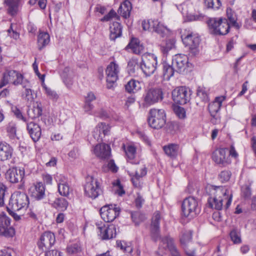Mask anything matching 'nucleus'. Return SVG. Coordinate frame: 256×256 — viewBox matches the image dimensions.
I'll return each mask as SVG.
<instances>
[{"instance_id": "nucleus-1", "label": "nucleus", "mask_w": 256, "mask_h": 256, "mask_svg": "<svg viewBox=\"0 0 256 256\" xmlns=\"http://www.w3.org/2000/svg\"><path fill=\"white\" fill-rule=\"evenodd\" d=\"M210 198L208 200L212 208L222 210L223 202H225L226 209L231 204L232 195L231 192L225 186H210L209 188Z\"/></svg>"}, {"instance_id": "nucleus-2", "label": "nucleus", "mask_w": 256, "mask_h": 256, "mask_svg": "<svg viewBox=\"0 0 256 256\" xmlns=\"http://www.w3.org/2000/svg\"><path fill=\"white\" fill-rule=\"evenodd\" d=\"M210 33L216 35H225L230 30V24L226 18H210L208 21Z\"/></svg>"}, {"instance_id": "nucleus-3", "label": "nucleus", "mask_w": 256, "mask_h": 256, "mask_svg": "<svg viewBox=\"0 0 256 256\" xmlns=\"http://www.w3.org/2000/svg\"><path fill=\"white\" fill-rule=\"evenodd\" d=\"M29 203L28 196L20 192H14L11 196L9 204L7 206V210H20L26 208Z\"/></svg>"}, {"instance_id": "nucleus-4", "label": "nucleus", "mask_w": 256, "mask_h": 256, "mask_svg": "<svg viewBox=\"0 0 256 256\" xmlns=\"http://www.w3.org/2000/svg\"><path fill=\"white\" fill-rule=\"evenodd\" d=\"M166 115L162 109L153 108L150 110L148 122L150 126L154 129H159L164 126Z\"/></svg>"}, {"instance_id": "nucleus-5", "label": "nucleus", "mask_w": 256, "mask_h": 256, "mask_svg": "<svg viewBox=\"0 0 256 256\" xmlns=\"http://www.w3.org/2000/svg\"><path fill=\"white\" fill-rule=\"evenodd\" d=\"M182 210L185 217L192 218L196 216L200 212L197 200L192 196L186 198L182 202Z\"/></svg>"}, {"instance_id": "nucleus-6", "label": "nucleus", "mask_w": 256, "mask_h": 256, "mask_svg": "<svg viewBox=\"0 0 256 256\" xmlns=\"http://www.w3.org/2000/svg\"><path fill=\"white\" fill-rule=\"evenodd\" d=\"M157 58L154 54H144L142 56L140 68L146 76L152 74L156 69Z\"/></svg>"}, {"instance_id": "nucleus-7", "label": "nucleus", "mask_w": 256, "mask_h": 256, "mask_svg": "<svg viewBox=\"0 0 256 256\" xmlns=\"http://www.w3.org/2000/svg\"><path fill=\"white\" fill-rule=\"evenodd\" d=\"M102 192L98 180L92 176H88L84 186L85 194L88 197L94 199L102 193Z\"/></svg>"}, {"instance_id": "nucleus-8", "label": "nucleus", "mask_w": 256, "mask_h": 256, "mask_svg": "<svg viewBox=\"0 0 256 256\" xmlns=\"http://www.w3.org/2000/svg\"><path fill=\"white\" fill-rule=\"evenodd\" d=\"M120 210V208L115 204L106 205L100 208V214L104 221L110 222L118 216Z\"/></svg>"}, {"instance_id": "nucleus-9", "label": "nucleus", "mask_w": 256, "mask_h": 256, "mask_svg": "<svg viewBox=\"0 0 256 256\" xmlns=\"http://www.w3.org/2000/svg\"><path fill=\"white\" fill-rule=\"evenodd\" d=\"M143 98V106L148 107L162 100V92L160 88L150 89L144 95Z\"/></svg>"}, {"instance_id": "nucleus-10", "label": "nucleus", "mask_w": 256, "mask_h": 256, "mask_svg": "<svg viewBox=\"0 0 256 256\" xmlns=\"http://www.w3.org/2000/svg\"><path fill=\"white\" fill-rule=\"evenodd\" d=\"M182 36V42L188 46L192 56H196L198 53V46L200 39L196 34L190 32L184 38Z\"/></svg>"}, {"instance_id": "nucleus-11", "label": "nucleus", "mask_w": 256, "mask_h": 256, "mask_svg": "<svg viewBox=\"0 0 256 256\" xmlns=\"http://www.w3.org/2000/svg\"><path fill=\"white\" fill-rule=\"evenodd\" d=\"M172 66L176 69L178 72L184 74L190 67L188 59L185 54H176L172 58Z\"/></svg>"}, {"instance_id": "nucleus-12", "label": "nucleus", "mask_w": 256, "mask_h": 256, "mask_svg": "<svg viewBox=\"0 0 256 256\" xmlns=\"http://www.w3.org/2000/svg\"><path fill=\"white\" fill-rule=\"evenodd\" d=\"M24 174V170L23 168H12L7 171L6 178L12 183H17L19 182H22V184L19 186V188L22 189L24 187L22 180Z\"/></svg>"}, {"instance_id": "nucleus-13", "label": "nucleus", "mask_w": 256, "mask_h": 256, "mask_svg": "<svg viewBox=\"0 0 256 256\" xmlns=\"http://www.w3.org/2000/svg\"><path fill=\"white\" fill-rule=\"evenodd\" d=\"M56 242L55 235L50 232H44L38 242V246L42 251H46L50 249Z\"/></svg>"}, {"instance_id": "nucleus-14", "label": "nucleus", "mask_w": 256, "mask_h": 256, "mask_svg": "<svg viewBox=\"0 0 256 256\" xmlns=\"http://www.w3.org/2000/svg\"><path fill=\"white\" fill-rule=\"evenodd\" d=\"M188 90L185 86H180L176 88L172 92L174 101L180 104H186L190 98Z\"/></svg>"}, {"instance_id": "nucleus-15", "label": "nucleus", "mask_w": 256, "mask_h": 256, "mask_svg": "<svg viewBox=\"0 0 256 256\" xmlns=\"http://www.w3.org/2000/svg\"><path fill=\"white\" fill-rule=\"evenodd\" d=\"M10 218L4 214H0V235L12 237L14 234V230L10 226Z\"/></svg>"}, {"instance_id": "nucleus-16", "label": "nucleus", "mask_w": 256, "mask_h": 256, "mask_svg": "<svg viewBox=\"0 0 256 256\" xmlns=\"http://www.w3.org/2000/svg\"><path fill=\"white\" fill-rule=\"evenodd\" d=\"M228 150L220 148L216 150L212 154V160L216 164L226 166L231 163V160L227 154Z\"/></svg>"}, {"instance_id": "nucleus-17", "label": "nucleus", "mask_w": 256, "mask_h": 256, "mask_svg": "<svg viewBox=\"0 0 256 256\" xmlns=\"http://www.w3.org/2000/svg\"><path fill=\"white\" fill-rule=\"evenodd\" d=\"M98 236L104 240H110L116 236V228L114 224H102L98 227Z\"/></svg>"}, {"instance_id": "nucleus-18", "label": "nucleus", "mask_w": 256, "mask_h": 256, "mask_svg": "<svg viewBox=\"0 0 256 256\" xmlns=\"http://www.w3.org/2000/svg\"><path fill=\"white\" fill-rule=\"evenodd\" d=\"M110 128L109 125L105 123L98 124L92 132L94 138L98 142H102L104 136L108 134Z\"/></svg>"}, {"instance_id": "nucleus-19", "label": "nucleus", "mask_w": 256, "mask_h": 256, "mask_svg": "<svg viewBox=\"0 0 256 256\" xmlns=\"http://www.w3.org/2000/svg\"><path fill=\"white\" fill-rule=\"evenodd\" d=\"M28 193L34 199L40 200L45 196V186L41 182H36L30 188Z\"/></svg>"}, {"instance_id": "nucleus-20", "label": "nucleus", "mask_w": 256, "mask_h": 256, "mask_svg": "<svg viewBox=\"0 0 256 256\" xmlns=\"http://www.w3.org/2000/svg\"><path fill=\"white\" fill-rule=\"evenodd\" d=\"M147 173L146 166L144 165L139 166L136 170L135 174L132 176V181L134 186L136 188H141L142 186V178L145 176Z\"/></svg>"}, {"instance_id": "nucleus-21", "label": "nucleus", "mask_w": 256, "mask_h": 256, "mask_svg": "<svg viewBox=\"0 0 256 256\" xmlns=\"http://www.w3.org/2000/svg\"><path fill=\"white\" fill-rule=\"evenodd\" d=\"M93 152L97 157L101 159H106L110 158L111 150L108 144L102 143L96 144Z\"/></svg>"}, {"instance_id": "nucleus-22", "label": "nucleus", "mask_w": 256, "mask_h": 256, "mask_svg": "<svg viewBox=\"0 0 256 256\" xmlns=\"http://www.w3.org/2000/svg\"><path fill=\"white\" fill-rule=\"evenodd\" d=\"M162 243L164 245V249L166 248L170 252L172 256H182L178 250L174 242V240L166 236L162 238Z\"/></svg>"}, {"instance_id": "nucleus-23", "label": "nucleus", "mask_w": 256, "mask_h": 256, "mask_svg": "<svg viewBox=\"0 0 256 256\" xmlns=\"http://www.w3.org/2000/svg\"><path fill=\"white\" fill-rule=\"evenodd\" d=\"M27 130L34 142H36L39 140L41 136V128L38 124L32 122H28Z\"/></svg>"}, {"instance_id": "nucleus-24", "label": "nucleus", "mask_w": 256, "mask_h": 256, "mask_svg": "<svg viewBox=\"0 0 256 256\" xmlns=\"http://www.w3.org/2000/svg\"><path fill=\"white\" fill-rule=\"evenodd\" d=\"M12 148L6 142H0V160L4 161L10 159L12 154Z\"/></svg>"}, {"instance_id": "nucleus-25", "label": "nucleus", "mask_w": 256, "mask_h": 256, "mask_svg": "<svg viewBox=\"0 0 256 256\" xmlns=\"http://www.w3.org/2000/svg\"><path fill=\"white\" fill-rule=\"evenodd\" d=\"M120 72L119 66L115 62H111L107 66L106 73L108 78L117 80Z\"/></svg>"}, {"instance_id": "nucleus-26", "label": "nucleus", "mask_w": 256, "mask_h": 256, "mask_svg": "<svg viewBox=\"0 0 256 256\" xmlns=\"http://www.w3.org/2000/svg\"><path fill=\"white\" fill-rule=\"evenodd\" d=\"M128 161L133 164H138V160H136V148L132 145L128 144V146L123 145Z\"/></svg>"}, {"instance_id": "nucleus-27", "label": "nucleus", "mask_w": 256, "mask_h": 256, "mask_svg": "<svg viewBox=\"0 0 256 256\" xmlns=\"http://www.w3.org/2000/svg\"><path fill=\"white\" fill-rule=\"evenodd\" d=\"M226 98V96H217L212 102L209 104L208 108L210 114H218L222 102Z\"/></svg>"}, {"instance_id": "nucleus-28", "label": "nucleus", "mask_w": 256, "mask_h": 256, "mask_svg": "<svg viewBox=\"0 0 256 256\" xmlns=\"http://www.w3.org/2000/svg\"><path fill=\"white\" fill-rule=\"evenodd\" d=\"M22 81H14L13 84L14 85L21 84L22 86L25 88L24 91L22 94V98L24 100L27 101L28 102H32L34 98L32 92V90L30 88H28V86L27 84H23Z\"/></svg>"}, {"instance_id": "nucleus-29", "label": "nucleus", "mask_w": 256, "mask_h": 256, "mask_svg": "<svg viewBox=\"0 0 256 256\" xmlns=\"http://www.w3.org/2000/svg\"><path fill=\"white\" fill-rule=\"evenodd\" d=\"M23 76L14 70L6 69L2 74V80H22Z\"/></svg>"}, {"instance_id": "nucleus-30", "label": "nucleus", "mask_w": 256, "mask_h": 256, "mask_svg": "<svg viewBox=\"0 0 256 256\" xmlns=\"http://www.w3.org/2000/svg\"><path fill=\"white\" fill-rule=\"evenodd\" d=\"M110 38L114 40L116 38L120 37L122 32V28L120 24L118 22H114L110 26Z\"/></svg>"}, {"instance_id": "nucleus-31", "label": "nucleus", "mask_w": 256, "mask_h": 256, "mask_svg": "<svg viewBox=\"0 0 256 256\" xmlns=\"http://www.w3.org/2000/svg\"><path fill=\"white\" fill-rule=\"evenodd\" d=\"M126 48H130L132 52L136 54H140L144 50L143 46L140 44V41L137 38L132 39Z\"/></svg>"}, {"instance_id": "nucleus-32", "label": "nucleus", "mask_w": 256, "mask_h": 256, "mask_svg": "<svg viewBox=\"0 0 256 256\" xmlns=\"http://www.w3.org/2000/svg\"><path fill=\"white\" fill-rule=\"evenodd\" d=\"M142 86V81H128L125 85V88L128 92L134 93L140 90Z\"/></svg>"}, {"instance_id": "nucleus-33", "label": "nucleus", "mask_w": 256, "mask_h": 256, "mask_svg": "<svg viewBox=\"0 0 256 256\" xmlns=\"http://www.w3.org/2000/svg\"><path fill=\"white\" fill-rule=\"evenodd\" d=\"M50 42V36L47 32H40L38 36V45L40 50H42Z\"/></svg>"}, {"instance_id": "nucleus-34", "label": "nucleus", "mask_w": 256, "mask_h": 256, "mask_svg": "<svg viewBox=\"0 0 256 256\" xmlns=\"http://www.w3.org/2000/svg\"><path fill=\"white\" fill-rule=\"evenodd\" d=\"M179 146L176 144H170L164 147L166 154L171 158L176 157L178 153Z\"/></svg>"}, {"instance_id": "nucleus-35", "label": "nucleus", "mask_w": 256, "mask_h": 256, "mask_svg": "<svg viewBox=\"0 0 256 256\" xmlns=\"http://www.w3.org/2000/svg\"><path fill=\"white\" fill-rule=\"evenodd\" d=\"M158 24V22L157 20H148L142 22V26L144 30L154 32L156 25Z\"/></svg>"}, {"instance_id": "nucleus-36", "label": "nucleus", "mask_w": 256, "mask_h": 256, "mask_svg": "<svg viewBox=\"0 0 256 256\" xmlns=\"http://www.w3.org/2000/svg\"><path fill=\"white\" fill-rule=\"evenodd\" d=\"M44 81H42V86L43 88L45 90V93L46 94L47 96L49 98L50 100L53 101H56L59 98L58 94L56 93V92L50 88L48 87L46 84L44 82Z\"/></svg>"}, {"instance_id": "nucleus-37", "label": "nucleus", "mask_w": 256, "mask_h": 256, "mask_svg": "<svg viewBox=\"0 0 256 256\" xmlns=\"http://www.w3.org/2000/svg\"><path fill=\"white\" fill-rule=\"evenodd\" d=\"M42 114V109L40 106L37 104L34 106L32 108L29 109L28 110V114L32 119L38 118Z\"/></svg>"}, {"instance_id": "nucleus-38", "label": "nucleus", "mask_w": 256, "mask_h": 256, "mask_svg": "<svg viewBox=\"0 0 256 256\" xmlns=\"http://www.w3.org/2000/svg\"><path fill=\"white\" fill-rule=\"evenodd\" d=\"M226 14L230 21V25L231 24L237 29L239 28L240 26L236 22V18L234 12L230 8H228L226 10Z\"/></svg>"}, {"instance_id": "nucleus-39", "label": "nucleus", "mask_w": 256, "mask_h": 256, "mask_svg": "<svg viewBox=\"0 0 256 256\" xmlns=\"http://www.w3.org/2000/svg\"><path fill=\"white\" fill-rule=\"evenodd\" d=\"M232 241L234 244H239L242 242L240 232L237 228L232 229L230 234Z\"/></svg>"}, {"instance_id": "nucleus-40", "label": "nucleus", "mask_w": 256, "mask_h": 256, "mask_svg": "<svg viewBox=\"0 0 256 256\" xmlns=\"http://www.w3.org/2000/svg\"><path fill=\"white\" fill-rule=\"evenodd\" d=\"M174 68L168 64H164L163 67V76L166 80H168L174 74Z\"/></svg>"}, {"instance_id": "nucleus-41", "label": "nucleus", "mask_w": 256, "mask_h": 256, "mask_svg": "<svg viewBox=\"0 0 256 256\" xmlns=\"http://www.w3.org/2000/svg\"><path fill=\"white\" fill-rule=\"evenodd\" d=\"M7 4L8 6V13L12 15H15L18 12V4L14 0H8Z\"/></svg>"}, {"instance_id": "nucleus-42", "label": "nucleus", "mask_w": 256, "mask_h": 256, "mask_svg": "<svg viewBox=\"0 0 256 256\" xmlns=\"http://www.w3.org/2000/svg\"><path fill=\"white\" fill-rule=\"evenodd\" d=\"M131 216L132 221L136 225H138L140 222H143L146 218L145 215L141 214L139 212H132Z\"/></svg>"}, {"instance_id": "nucleus-43", "label": "nucleus", "mask_w": 256, "mask_h": 256, "mask_svg": "<svg viewBox=\"0 0 256 256\" xmlns=\"http://www.w3.org/2000/svg\"><path fill=\"white\" fill-rule=\"evenodd\" d=\"M56 208L60 210H66L68 206V202L64 198H60L57 199L55 202Z\"/></svg>"}, {"instance_id": "nucleus-44", "label": "nucleus", "mask_w": 256, "mask_h": 256, "mask_svg": "<svg viewBox=\"0 0 256 256\" xmlns=\"http://www.w3.org/2000/svg\"><path fill=\"white\" fill-rule=\"evenodd\" d=\"M175 41L173 39H170L166 41L164 46H161V50L164 54H166L169 50L174 47Z\"/></svg>"}, {"instance_id": "nucleus-45", "label": "nucleus", "mask_w": 256, "mask_h": 256, "mask_svg": "<svg viewBox=\"0 0 256 256\" xmlns=\"http://www.w3.org/2000/svg\"><path fill=\"white\" fill-rule=\"evenodd\" d=\"M204 4L208 8L214 10L218 9L222 5L220 0H204Z\"/></svg>"}, {"instance_id": "nucleus-46", "label": "nucleus", "mask_w": 256, "mask_h": 256, "mask_svg": "<svg viewBox=\"0 0 256 256\" xmlns=\"http://www.w3.org/2000/svg\"><path fill=\"white\" fill-rule=\"evenodd\" d=\"M192 238V234L190 231H186L182 234L180 238V242L184 246H187L186 244L191 240Z\"/></svg>"}, {"instance_id": "nucleus-47", "label": "nucleus", "mask_w": 256, "mask_h": 256, "mask_svg": "<svg viewBox=\"0 0 256 256\" xmlns=\"http://www.w3.org/2000/svg\"><path fill=\"white\" fill-rule=\"evenodd\" d=\"M7 194H8L7 188L3 184L0 183V206L4 205V198Z\"/></svg>"}, {"instance_id": "nucleus-48", "label": "nucleus", "mask_w": 256, "mask_h": 256, "mask_svg": "<svg viewBox=\"0 0 256 256\" xmlns=\"http://www.w3.org/2000/svg\"><path fill=\"white\" fill-rule=\"evenodd\" d=\"M197 94L204 102L209 100V98L206 88L199 86L197 90Z\"/></svg>"}, {"instance_id": "nucleus-49", "label": "nucleus", "mask_w": 256, "mask_h": 256, "mask_svg": "<svg viewBox=\"0 0 256 256\" xmlns=\"http://www.w3.org/2000/svg\"><path fill=\"white\" fill-rule=\"evenodd\" d=\"M67 252L69 254H76L81 252V248L78 244H74L67 247Z\"/></svg>"}, {"instance_id": "nucleus-50", "label": "nucleus", "mask_w": 256, "mask_h": 256, "mask_svg": "<svg viewBox=\"0 0 256 256\" xmlns=\"http://www.w3.org/2000/svg\"><path fill=\"white\" fill-rule=\"evenodd\" d=\"M150 236L154 242L160 239V227L150 226Z\"/></svg>"}, {"instance_id": "nucleus-51", "label": "nucleus", "mask_w": 256, "mask_h": 256, "mask_svg": "<svg viewBox=\"0 0 256 256\" xmlns=\"http://www.w3.org/2000/svg\"><path fill=\"white\" fill-rule=\"evenodd\" d=\"M58 190L62 196H67L70 194V186L68 184H58Z\"/></svg>"}, {"instance_id": "nucleus-52", "label": "nucleus", "mask_w": 256, "mask_h": 256, "mask_svg": "<svg viewBox=\"0 0 256 256\" xmlns=\"http://www.w3.org/2000/svg\"><path fill=\"white\" fill-rule=\"evenodd\" d=\"M154 32L164 36L168 32V29L158 22V24L156 25Z\"/></svg>"}, {"instance_id": "nucleus-53", "label": "nucleus", "mask_w": 256, "mask_h": 256, "mask_svg": "<svg viewBox=\"0 0 256 256\" xmlns=\"http://www.w3.org/2000/svg\"><path fill=\"white\" fill-rule=\"evenodd\" d=\"M174 110L176 116L180 119H184L186 117L185 110L180 106H176L174 108Z\"/></svg>"}, {"instance_id": "nucleus-54", "label": "nucleus", "mask_w": 256, "mask_h": 256, "mask_svg": "<svg viewBox=\"0 0 256 256\" xmlns=\"http://www.w3.org/2000/svg\"><path fill=\"white\" fill-rule=\"evenodd\" d=\"M160 215L158 212H156L154 214L152 218L151 226L152 227H160Z\"/></svg>"}, {"instance_id": "nucleus-55", "label": "nucleus", "mask_w": 256, "mask_h": 256, "mask_svg": "<svg viewBox=\"0 0 256 256\" xmlns=\"http://www.w3.org/2000/svg\"><path fill=\"white\" fill-rule=\"evenodd\" d=\"M12 111L18 119L26 122V118L24 116L21 111L16 106H12Z\"/></svg>"}, {"instance_id": "nucleus-56", "label": "nucleus", "mask_w": 256, "mask_h": 256, "mask_svg": "<svg viewBox=\"0 0 256 256\" xmlns=\"http://www.w3.org/2000/svg\"><path fill=\"white\" fill-rule=\"evenodd\" d=\"M230 176L231 172L230 171L224 170L219 174V178L222 182H226L230 180Z\"/></svg>"}, {"instance_id": "nucleus-57", "label": "nucleus", "mask_w": 256, "mask_h": 256, "mask_svg": "<svg viewBox=\"0 0 256 256\" xmlns=\"http://www.w3.org/2000/svg\"><path fill=\"white\" fill-rule=\"evenodd\" d=\"M242 196L246 198H250L251 196V190L250 187L248 185L243 186L242 188Z\"/></svg>"}, {"instance_id": "nucleus-58", "label": "nucleus", "mask_w": 256, "mask_h": 256, "mask_svg": "<svg viewBox=\"0 0 256 256\" xmlns=\"http://www.w3.org/2000/svg\"><path fill=\"white\" fill-rule=\"evenodd\" d=\"M186 254L188 256H196V250L190 246H183Z\"/></svg>"}, {"instance_id": "nucleus-59", "label": "nucleus", "mask_w": 256, "mask_h": 256, "mask_svg": "<svg viewBox=\"0 0 256 256\" xmlns=\"http://www.w3.org/2000/svg\"><path fill=\"white\" fill-rule=\"evenodd\" d=\"M116 16V12H114V10H111L110 12L105 16H104L102 18H101L100 21L102 22H108L112 18Z\"/></svg>"}, {"instance_id": "nucleus-60", "label": "nucleus", "mask_w": 256, "mask_h": 256, "mask_svg": "<svg viewBox=\"0 0 256 256\" xmlns=\"http://www.w3.org/2000/svg\"><path fill=\"white\" fill-rule=\"evenodd\" d=\"M132 8L131 2L129 0H126L120 6L118 11H122V10H126L127 11H131Z\"/></svg>"}, {"instance_id": "nucleus-61", "label": "nucleus", "mask_w": 256, "mask_h": 256, "mask_svg": "<svg viewBox=\"0 0 256 256\" xmlns=\"http://www.w3.org/2000/svg\"><path fill=\"white\" fill-rule=\"evenodd\" d=\"M7 132L10 137L14 138L16 135V128L14 125H10L7 128Z\"/></svg>"}, {"instance_id": "nucleus-62", "label": "nucleus", "mask_w": 256, "mask_h": 256, "mask_svg": "<svg viewBox=\"0 0 256 256\" xmlns=\"http://www.w3.org/2000/svg\"><path fill=\"white\" fill-rule=\"evenodd\" d=\"M212 118L210 119L211 122L214 124H218L220 122V117L218 114H210Z\"/></svg>"}, {"instance_id": "nucleus-63", "label": "nucleus", "mask_w": 256, "mask_h": 256, "mask_svg": "<svg viewBox=\"0 0 256 256\" xmlns=\"http://www.w3.org/2000/svg\"><path fill=\"white\" fill-rule=\"evenodd\" d=\"M45 252V256H62L61 252L56 250Z\"/></svg>"}, {"instance_id": "nucleus-64", "label": "nucleus", "mask_w": 256, "mask_h": 256, "mask_svg": "<svg viewBox=\"0 0 256 256\" xmlns=\"http://www.w3.org/2000/svg\"><path fill=\"white\" fill-rule=\"evenodd\" d=\"M12 250L10 248H4L0 250V256H12Z\"/></svg>"}]
</instances>
